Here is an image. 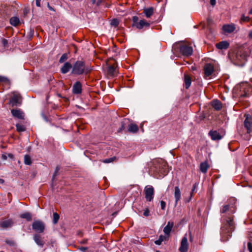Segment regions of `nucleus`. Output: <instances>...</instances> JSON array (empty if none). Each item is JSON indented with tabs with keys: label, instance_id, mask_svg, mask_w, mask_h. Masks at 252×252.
Returning <instances> with one entry per match:
<instances>
[{
	"label": "nucleus",
	"instance_id": "3c124183",
	"mask_svg": "<svg viewBox=\"0 0 252 252\" xmlns=\"http://www.w3.org/2000/svg\"><path fill=\"white\" fill-rule=\"evenodd\" d=\"M143 215L145 216H148L149 215V211L148 209H146V210L144 211V213H143Z\"/></svg>",
	"mask_w": 252,
	"mask_h": 252
},
{
	"label": "nucleus",
	"instance_id": "393cba45",
	"mask_svg": "<svg viewBox=\"0 0 252 252\" xmlns=\"http://www.w3.org/2000/svg\"><path fill=\"white\" fill-rule=\"evenodd\" d=\"M191 83V77L187 74L184 75V85L185 88L188 89L190 86Z\"/></svg>",
	"mask_w": 252,
	"mask_h": 252
},
{
	"label": "nucleus",
	"instance_id": "f257e3e1",
	"mask_svg": "<svg viewBox=\"0 0 252 252\" xmlns=\"http://www.w3.org/2000/svg\"><path fill=\"white\" fill-rule=\"evenodd\" d=\"M221 214H225L222 218L225 220V222L221 228V240L226 242L231 237V233L234 230L235 224L234 222V210L230 209L229 205H224L220 210Z\"/></svg>",
	"mask_w": 252,
	"mask_h": 252
},
{
	"label": "nucleus",
	"instance_id": "864d4df0",
	"mask_svg": "<svg viewBox=\"0 0 252 252\" xmlns=\"http://www.w3.org/2000/svg\"><path fill=\"white\" fill-rule=\"evenodd\" d=\"M216 0H210V4L212 6H214L216 4Z\"/></svg>",
	"mask_w": 252,
	"mask_h": 252
},
{
	"label": "nucleus",
	"instance_id": "c85d7f7f",
	"mask_svg": "<svg viewBox=\"0 0 252 252\" xmlns=\"http://www.w3.org/2000/svg\"><path fill=\"white\" fill-rule=\"evenodd\" d=\"M20 217L22 219H26L28 221H30L32 220V215L31 213L29 212L23 213L20 215Z\"/></svg>",
	"mask_w": 252,
	"mask_h": 252
},
{
	"label": "nucleus",
	"instance_id": "338daca9",
	"mask_svg": "<svg viewBox=\"0 0 252 252\" xmlns=\"http://www.w3.org/2000/svg\"><path fill=\"white\" fill-rule=\"evenodd\" d=\"M27 13H28V11L26 9H25V10H24L25 14H27Z\"/></svg>",
	"mask_w": 252,
	"mask_h": 252
},
{
	"label": "nucleus",
	"instance_id": "a18cd8bd",
	"mask_svg": "<svg viewBox=\"0 0 252 252\" xmlns=\"http://www.w3.org/2000/svg\"><path fill=\"white\" fill-rule=\"evenodd\" d=\"M197 187V185L196 184H193V187H192V189H191V193H190V196L191 197L192 196V194L193 193V192L194 191V190H195L196 188Z\"/></svg>",
	"mask_w": 252,
	"mask_h": 252
},
{
	"label": "nucleus",
	"instance_id": "f704fd0d",
	"mask_svg": "<svg viewBox=\"0 0 252 252\" xmlns=\"http://www.w3.org/2000/svg\"><path fill=\"white\" fill-rule=\"evenodd\" d=\"M68 59V55L66 53H64L62 55L61 57L60 58L59 60V63H63L65 61H66Z\"/></svg>",
	"mask_w": 252,
	"mask_h": 252
},
{
	"label": "nucleus",
	"instance_id": "69168bd1",
	"mask_svg": "<svg viewBox=\"0 0 252 252\" xmlns=\"http://www.w3.org/2000/svg\"><path fill=\"white\" fill-rule=\"evenodd\" d=\"M91 1L93 4H94L96 2V0H91Z\"/></svg>",
	"mask_w": 252,
	"mask_h": 252
},
{
	"label": "nucleus",
	"instance_id": "e2e57ef3",
	"mask_svg": "<svg viewBox=\"0 0 252 252\" xmlns=\"http://www.w3.org/2000/svg\"><path fill=\"white\" fill-rule=\"evenodd\" d=\"M249 14L250 15L252 14V8L251 9V10L249 12Z\"/></svg>",
	"mask_w": 252,
	"mask_h": 252
},
{
	"label": "nucleus",
	"instance_id": "f3484780",
	"mask_svg": "<svg viewBox=\"0 0 252 252\" xmlns=\"http://www.w3.org/2000/svg\"><path fill=\"white\" fill-rule=\"evenodd\" d=\"M11 112L12 115L15 118L19 119H24V113L19 109H12Z\"/></svg>",
	"mask_w": 252,
	"mask_h": 252
},
{
	"label": "nucleus",
	"instance_id": "473e14b6",
	"mask_svg": "<svg viewBox=\"0 0 252 252\" xmlns=\"http://www.w3.org/2000/svg\"><path fill=\"white\" fill-rule=\"evenodd\" d=\"M24 163L26 165H31L32 164L31 158L28 155H26L24 157Z\"/></svg>",
	"mask_w": 252,
	"mask_h": 252
},
{
	"label": "nucleus",
	"instance_id": "20e7f679",
	"mask_svg": "<svg viewBox=\"0 0 252 252\" xmlns=\"http://www.w3.org/2000/svg\"><path fill=\"white\" fill-rule=\"evenodd\" d=\"M153 166L151 167V170L156 174H158L159 177L164 176L168 173V170L166 162L155 160L153 161Z\"/></svg>",
	"mask_w": 252,
	"mask_h": 252
},
{
	"label": "nucleus",
	"instance_id": "b1692460",
	"mask_svg": "<svg viewBox=\"0 0 252 252\" xmlns=\"http://www.w3.org/2000/svg\"><path fill=\"white\" fill-rule=\"evenodd\" d=\"M138 126L135 124H129L127 126V131L131 133H136L138 130Z\"/></svg>",
	"mask_w": 252,
	"mask_h": 252
},
{
	"label": "nucleus",
	"instance_id": "ddd939ff",
	"mask_svg": "<svg viewBox=\"0 0 252 252\" xmlns=\"http://www.w3.org/2000/svg\"><path fill=\"white\" fill-rule=\"evenodd\" d=\"M14 222L11 219L3 220L0 221V227L3 229H6L12 226Z\"/></svg>",
	"mask_w": 252,
	"mask_h": 252
},
{
	"label": "nucleus",
	"instance_id": "6e6d98bb",
	"mask_svg": "<svg viewBox=\"0 0 252 252\" xmlns=\"http://www.w3.org/2000/svg\"><path fill=\"white\" fill-rule=\"evenodd\" d=\"M248 95H249V94L248 93L246 92V93H245L244 94H241V96H242V97H245L246 96V97Z\"/></svg>",
	"mask_w": 252,
	"mask_h": 252
},
{
	"label": "nucleus",
	"instance_id": "aec40b11",
	"mask_svg": "<svg viewBox=\"0 0 252 252\" xmlns=\"http://www.w3.org/2000/svg\"><path fill=\"white\" fill-rule=\"evenodd\" d=\"M174 225L173 222L168 221L166 226L163 228V232L166 236L168 237Z\"/></svg>",
	"mask_w": 252,
	"mask_h": 252
},
{
	"label": "nucleus",
	"instance_id": "49530a36",
	"mask_svg": "<svg viewBox=\"0 0 252 252\" xmlns=\"http://www.w3.org/2000/svg\"><path fill=\"white\" fill-rule=\"evenodd\" d=\"M248 248L250 252H252V244L251 242L248 243Z\"/></svg>",
	"mask_w": 252,
	"mask_h": 252
},
{
	"label": "nucleus",
	"instance_id": "2eb2a0df",
	"mask_svg": "<svg viewBox=\"0 0 252 252\" xmlns=\"http://www.w3.org/2000/svg\"><path fill=\"white\" fill-rule=\"evenodd\" d=\"M72 92L74 94H80L82 93V85L77 81L74 83L72 87Z\"/></svg>",
	"mask_w": 252,
	"mask_h": 252
},
{
	"label": "nucleus",
	"instance_id": "0eeeda50",
	"mask_svg": "<svg viewBox=\"0 0 252 252\" xmlns=\"http://www.w3.org/2000/svg\"><path fill=\"white\" fill-rule=\"evenodd\" d=\"M214 70V66L212 64L210 63H206L203 67L204 77L207 79H211Z\"/></svg>",
	"mask_w": 252,
	"mask_h": 252
},
{
	"label": "nucleus",
	"instance_id": "58836bf2",
	"mask_svg": "<svg viewBox=\"0 0 252 252\" xmlns=\"http://www.w3.org/2000/svg\"><path fill=\"white\" fill-rule=\"evenodd\" d=\"M77 249L82 252H91L88 247H78Z\"/></svg>",
	"mask_w": 252,
	"mask_h": 252
},
{
	"label": "nucleus",
	"instance_id": "c03bdc74",
	"mask_svg": "<svg viewBox=\"0 0 252 252\" xmlns=\"http://www.w3.org/2000/svg\"><path fill=\"white\" fill-rule=\"evenodd\" d=\"M160 206H161V209L162 210H164L165 208V206H166L165 202L164 201L161 200L160 201Z\"/></svg>",
	"mask_w": 252,
	"mask_h": 252
},
{
	"label": "nucleus",
	"instance_id": "4be33fe9",
	"mask_svg": "<svg viewBox=\"0 0 252 252\" xmlns=\"http://www.w3.org/2000/svg\"><path fill=\"white\" fill-rule=\"evenodd\" d=\"M107 72L108 74L111 76H114L117 74V69H116V66L115 65V64H112V65H109L107 69Z\"/></svg>",
	"mask_w": 252,
	"mask_h": 252
},
{
	"label": "nucleus",
	"instance_id": "9d476101",
	"mask_svg": "<svg viewBox=\"0 0 252 252\" xmlns=\"http://www.w3.org/2000/svg\"><path fill=\"white\" fill-rule=\"evenodd\" d=\"M21 97L20 94H14L13 96L10 99L9 103L12 106H17L21 104Z\"/></svg>",
	"mask_w": 252,
	"mask_h": 252
},
{
	"label": "nucleus",
	"instance_id": "e433bc0d",
	"mask_svg": "<svg viewBox=\"0 0 252 252\" xmlns=\"http://www.w3.org/2000/svg\"><path fill=\"white\" fill-rule=\"evenodd\" d=\"M128 122L127 120H125L124 121L121 122V126L119 128V129L118 130V132H121L123 130L125 129V125Z\"/></svg>",
	"mask_w": 252,
	"mask_h": 252
},
{
	"label": "nucleus",
	"instance_id": "a878e982",
	"mask_svg": "<svg viewBox=\"0 0 252 252\" xmlns=\"http://www.w3.org/2000/svg\"><path fill=\"white\" fill-rule=\"evenodd\" d=\"M209 167L207 161L201 162L200 165V170L203 173H206Z\"/></svg>",
	"mask_w": 252,
	"mask_h": 252
},
{
	"label": "nucleus",
	"instance_id": "7c9ffc66",
	"mask_svg": "<svg viewBox=\"0 0 252 252\" xmlns=\"http://www.w3.org/2000/svg\"><path fill=\"white\" fill-rule=\"evenodd\" d=\"M168 237H167L166 235L165 236L160 235L158 239V240H156L155 242V243L156 245H160L161 244L162 242H163L164 241H166Z\"/></svg>",
	"mask_w": 252,
	"mask_h": 252
},
{
	"label": "nucleus",
	"instance_id": "c756f323",
	"mask_svg": "<svg viewBox=\"0 0 252 252\" xmlns=\"http://www.w3.org/2000/svg\"><path fill=\"white\" fill-rule=\"evenodd\" d=\"M10 24L13 26H17L20 23L19 19L17 17H12L10 19Z\"/></svg>",
	"mask_w": 252,
	"mask_h": 252
},
{
	"label": "nucleus",
	"instance_id": "5fc2aeb1",
	"mask_svg": "<svg viewBox=\"0 0 252 252\" xmlns=\"http://www.w3.org/2000/svg\"><path fill=\"white\" fill-rule=\"evenodd\" d=\"M103 0H97L96 1V5L99 6L102 2Z\"/></svg>",
	"mask_w": 252,
	"mask_h": 252
},
{
	"label": "nucleus",
	"instance_id": "774afa93",
	"mask_svg": "<svg viewBox=\"0 0 252 252\" xmlns=\"http://www.w3.org/2000/svg\"><path fill=\"white\" fill-rule=\"evenodd\" d=\"M211 22V20L208 19V22L209 23Z\"/></svg>",
	"mask_w": 252,
	"mask_h": 252
},
{
	"label": "nucleus",
	"instance_id": "09e8293b",
	"mask_svg": "<svg viewBox=\"0 0 252 252\" xmlns=\"http://www.w3.org/2000/svg\"><path fill=\"white\" fill-rule=\"evenodd\" d=\"M59 167L58 166H57L56 168V170L54 173V174H53V177H55L58 174V172H59Z\"/></svg>",
	"mask_w": 252,
	"mask_h": 252
},
{
	"label": "nucleus",
	"instance_id": "680f3d73",
	"mask_svg": "<svg viewBox=\"0 0 252 252\" xmlns=\"http://www.w3.org/2000/svg\"><path fill=\"white\" fill-rule=\"evenodd\" d=\"M8 157H9V158H13V155H12V154H8Z\"/></svg>",
	"mask_w": 252,
	"mask_h": 252
},
{
	"label": "nucleus",
	"instance_id": "a211bd4d",
	"mask_svg": "<svg viewBox=\"0 0 252 252\" xmlns=\"http://www.w3.org/2000/svg\"><path fill=\"white\" fill-rule=\"evenodd\" d=\"M209 135L213 140H220L222 138L221 136L216 130H210Z\"/></svg>",
	"mask_w": 252,
	"mask_h": 252
},
{
	"label": "nucleus",
	"instance_id": "8fccbe9b",
	"mask_svg": "<svg viewBox=\"0 0 252 252\" xmlns=\"http://www.w3.org/2000/svg\"><path fill=\"white\" fill-rule=\"evenodd\" d=\"M87 242H88V239H85L82 241H79V243L81 244H86L87 243Z\"/></svg>",
	"mask_w": 252,
	"mask_h": 252
},
{
	"label": "nucleus",
	"instance_id": "603ef678",
	"mask_svg": "<svg viewBox=\"0 0 252 252\" xmlns=\"http://www.w3.org/2000/svg\"><path fill=\"white\" fill-rule=\"evenodd\" d=\"M41 0H35L36 5L37 7L40 6V1Z\"/></svg>",
	"mask_w": 252,
	"mask_h": 252
},
{
	"label": "nucleus",
	"instance_id": "052dcab7",
	"mask_svg": "<svg viewBox=\"0 0 252 252\" xmlns=\"http://www.w3.org/2000/svg\"><path fill=\"white\" fill-rule=\"evenodd\" d=\"M4 183V180L0 178V184H2Z\"/></svg>",
	"mask_w": 252,
	"mask_h": 252
},
{
	"label": "nucleus",
	"instance_id": "ea45409f",
	"mask_svg": "<svg viewBox=\"0 0 252 252\" xmlns=\"http://www.w3.org/2000/svg\"><path fill=\"white\" fill-rule=\"evenodd\" d=\"M250 18L248 16H245L244 14L242 15L241 19H240V23L242 22H247L250 21Z\"/></svg>",
	"mask_w": 252,
	"mask_h": 252
},
{
	"label": "nucleus",
	"instance_id": "39448f33",
	"mask_svg": "<svg viewBox=\"0 0 252 252\" xmlns=\"http://www.w3.org/2000/svg\"><path fill=\"white\" fill-rule=\"evenodd\" d=\"M244 117L245 119L244 122V125L247 130V133L246 139L248 140L252 133V116L249 114H245Z\"/></svg>",
	"mask_w": 252,
	"mask_h": 252
},
{
	"label": "nucleus",
	"instance_id": "4d7b16f0",
	"mask_svg": "<svg viewBox=\"0 0 252 252\" xmlns=\"http://www.w3.org/2000/svg\"><path fill=\"white\" fill-rule=\"evenodd\" d=\"M48 7L49 9L50 10H52V11H54V10H54V9L53 7H52L51 6H50L49 5V3L48 4Z\"/></svg>",
	"mask_w": 252,
	"mask_h": 252
},
{
	"label": "nucleus",
	"instance_id": "6ab92c4d",
	"mask_svg": "<svg viewBox=\"0 0 252 252\" xmlns=\"http://www.w3.org/2000/svg\"><path fill=\"white\" fill-rule=\"evenodd\" d=\"M72 69V64L69 62L65 63L61 68V71L63 74L67 73L70 69Z\"/></svg>",
	"mask_w": 252,
	"mask_h": 252
},
{
	"label": "nucleus",
	"instance_id": "bb28decb",
	"mask_svg": "<svg viewBox=\"0 0 252 252\" xmlns=\"http://www.w3.org/2000/svg\"><path fill=\"white\" fill-rule=\"evenodd\" d=\"M154 9L153 7H148L144 8L143 13L147 18H150L154 13Z\"/></svg>",
	"mask_w": 252,
	"mask_h": 252
},
{
	"label": "nucleus",
	"instance_id": "9b49d317",
	"mask_svg": "<svg viewBox=\"0 0 252 252\" xmlns=\"http://www.w3.org/2000/svg\"><path fill=\"white\" fill-rule=\"evenodd\" d=\"M33 240L35 243L40 248H43L45 245V242L43 238L39 234H35L33 236Z\"/></svg>",
	"mask_w": 252,
	"mask_h": 252
},
{
	"label": "nucleus",
	"instance_id": "f8f14e48",
	"mask_svg": "<svg viewBox=\"0 0 252 252\" xmlns=\"http://www.w3.org/2000/svg\"><path fill=\"white\" fill-rule=\"evenodd\" d=\"M188 250V239L185 235L181 241V246L179 248V251L180 252H187Z\"/></svg>",
	"mask_w": 252,
	"mask_h": 252
},
{
	"label": "nucleus",
	"instance_id": "0e129e2a",
	"mask_svg": "<svg viewBox=\"0 0 252 252\" xmlns=\"http://www.w3.org/2000/svg\"><path fill=\"white\" fill-rule=\"evenodd\" d=\"M30 32H31V33L32 36V35H33V33H34V31H33V30H31Z\"/></svg>",
	"mask_w": 252,
	"mask_h": 252
},
{
	"label": "nucleus",
	"instance_id": "13d9d810",
	"mask_svg": "<svg viewBox=\"0 0 252 252\" xmlns=\"http://www.w3.org/2000/svg\"><path fill=\"white\" fill-rule=\"evenodd\" d=\"M2 158L4 160H6L7 159V157L6 155H2Z\"/></svg>",
	"mask_w": 252,
	"mask_h": 252
},
{
	"label": "nucleus",
	"instance_id": "2f4dec72",
	"mask_svg": "<svg viewBox=\"0 0 252 252\" xmlns=\"http://www.w3.org/2000/svg\"><path fill=\"white\" fill-rule=\"evenodd\" d=\"M0 83L8 86L10 84V81L7 77L0 75Z\"/></svg>",
	"mask_w": 252,
	"mask_h": 252
},
{
	"label": "nucleus",
	"instance_id": "412c9836",
	"mask_svg": "<svg viewBox=\"0 0 252 252\" xmlns=\"http://www.w3.org/2000/svg\"><path fill=\"white\" fill-rule=\"evenodd\" d=\"M212 106L217 111L220 110L222 107V103L218 99L212 101Z\"/></svg>",
	"mask_w": 252,
	"mask_h": 252
},
{
	"label": "nucleus",
	"instance_id": "5701e85b",
	"mask_svg": "<svg viewBox=\"0 0 252 252\" xmlns=\"http://www.w3.org/2000/svg\"><path fill=\"white\" fill-rule=\"evenodd\" d=\"M229 46V43L227 41H222L216 44V47L220 50L227 49Z\"/></svg>",
	"mask_w": 252,
	"mask_h": 252
},
{
	"label": "nucleus",
	"instance_id": "6e6552de",
	"mask_svg": "<svg viewBox=\"0 0 252 252\" xmlns=\"http://www.w3.org/2000/svg\"><path fill=\"white\" fill-rule=\"evenodd\" d=\"M180 51L183 56L188 57L192 55L193 49L190 46L183 44L180 45Z\"/></svg>",
	"mask_w": 252,
	"mask_h": 252
},
{
	"label": "nucleus",
	"instance_id": "72a5a7b5",
	"mask_svg": "<svg viewBox=\"0 0 252 252\" xmlns=\"http://www.w3.org/2000/svg\"><path fill=\"white\" fill-rule=\"evenodd\" d=\"M53 222L54 224H56L59 220L60 216L57 213L55 212L53 214Z\"/></svg>",
	"mask_w": 252,
	"mask_h": 252
},
{
	"label": "nucleus",
	"instance_id": "37998d69",
	"mask_svg": "<svg viewBox=\"0 0 252 252\" xmlns=\"http://www.w3.org/2000/svg\"><path fill=\"white\" fill-rule=\"evenodd\" d=\"M2 44L3 45L4 47H7L8 46V41L5 39L3 38L2 39Z\"/></svg>",
	"mask_w": 252,
	"mask_h": 252
},
{
	"label": "nucleus",
	"instance_id": "7ed1b4c3",
	"mask_svg": "<svg viewBox=\"0 0 252 252\" xmlns=\"http://www.w3.org/2000/svg\"><path fill=\"white\" fill-rule=\"evenodd\" d=\"M92 69L88 66H86L85 63L83 61H77L72 65L71 73L74 75H82L83 74H89Z\"/></svg>",
	"mask_w": 252,
	"mask_h": 252
},
{
	"label": "nucleus",
	"instance_id": "dca6fc26",
	"mask_svg": "<svg viewBox=\"0 0 252 252\" xmlns=\"http://www.w3.org/2000/svg\"><path fill=\"white\" fill-rule=\"evenodd\" d=\"M174 197L175 199V206H176L181 198V192L178 186H176L174 189Z\"/></svg>",
	"mask_w": 252,
	"mask_h": 252
},
{
	"label": "nucleus",
	"instance_id": "de8ad7c7",
	"mask_svg": "<svg viewBox=\"0 0 252 252\" xmlns=\"http://www.w3.org/2000/svg\"><path fill=\"white\" fill-rule=\"evenodd\" d=\"M5 243H7V244H9L10 246H13L14 244L13 241L8 240H5Z\"/></svg>",
	"mask_w": 252,
	"mask_h": 252
},
{
	"label": "nucleus",
	"instance_id": "f03ea898",
	"mask_svg": "<svg viewBox=\"0 0 252 252\" xmlns=\"http://www.w3.org/2000/svg\"><path fill=\"white\" fill-rule=\"evenodd\" d=\"M247 54L243 48H239L229 55V58L234 64L243 66L247 60Z\"/></svg>",
	"mask_w": 252,
	"mask_h": 252
},
{
	"label": "nucleus",
	"instance_id": "cd10ccee",
	"mask_svg": "<svg viewBox=\"0 0 252 252\" xmlns=\"http://www.w3.org/2000/svg\"><path fill=\"white\" fill-rule=\"evenodd\" d=\"M223 30L227 33L232 32L235 29L234 25H225L222 27Z\"/></svg>",
	"mask_w": 252,
	"mask_h": 252
},
{
	"label": "nucleus",
	"instance_id": "4468645a",
	"mask_svg": "<svg viewBox=\"0 0 252 252\" xmlns=\"http://www.w3.org/2000/svg\"><path fill=\"white\" fill-rule=\"evenodd\" d=\"M150 24L144 19L140 20L139 21L138 23H137L135 27L141 30L143 28L148 29L150 27Z\"/></svg>",
	"mask_w": 252,
	"mask_h": 252
},
{
	"label": "nucleus",
	"instance_id": "1a4fd4ad",
	"mask_svg": "<svg viewBox=\"0 0 252 252\" xmlns=\"http://www.w3.org/2000/svg\"><path fill=\"white\" fill-rule=\"evenodd\" d=\"M144 192L146 200L148 201H151L154 198V188L151 186H147L145 188Z\"/></svg>",
	"mask_w": 252,
	"mask_h": 252
},
{
	"label": "nucleus",
	"instance_id": "c9c22d12",
	"mask_svg": "<svg viewBox=\"0 0 252 252\" xmlns=\"http://www.w3.org/2000/svg\"><path fill=\"white\" fill-rule=\"evenodd\" d=\"M16 127L17 130L18 132H23L26 130V128L24 126L21 125L19 124L16 125Z\"/></svg>",
	"mask_w": 252,
	"mask_h": 252
},
{
	"label": "nucleus",
	"instance_id": "bf43d9fd",
	"mask_svg": "<svg viewBox=\"0 0 252 252\" xmlns=\"http://www.w3.org/2000/svg\"><path fill=\"white\" fill-rule=\"evenodd\" d=\"M249 37L252 38V31H250L249 33Z\"/></svg>",
	"mask_w": 252,
	"mask_h": 252
},
{
	"label": "nucleus",
	"instance_id": "79ce46f5",
	"mask_svg": "<svg viewBox=\"0 0 252 252\" xmlns=\"http://www.w3.org/2000/svg\"><path fill=\"white\" fill-rule=\"evenodd\" d=\"M139 18L137 16H134L132 17V27H135L137 23H138Z\"/></svg>",
	"mask_w": 252,
	"mask_h": 252
},
{
	"label": "nucleus",
	"instance_id": "a19ab883",
	"mask_svg": "<svg viewBox=\"0 0 252 252\" xmlns=\"http://www.w3.org/2000/svg\"><path fill=\"white\" fill-rule=\"evenodd\" d=\"M111 25L114 27H117L119 25V21L117 19H114L111 22Z\"/></svg>",
	"mask_w": 252,
	"mask_h": 252
},
{
	"label": "nucleus",
	"instance_id": "4c0bfd02",
	"mask_svg": "<svg viewBox=\"0 0 252 252\" xmlns=\"http://www.w3.org/2000/svg\"><path fill=\"white\" fill-rule=\"evenodd\" d=\"M116 159L115 157H113L110 158H108L105 159H104L102 161V162L105 163H109L114 161Z\"/></svg>",
	"mask_w": 252,
	"mask_h": 252
},
{
	"label": "nucleus",
	"instance_id": "423d86ee",
	"mask_svg": "<svg viewBox=\"0 0 252 252\" xmlns=\"http://www.w3.org/2000/svg\"><path fill=\"white\" fill-rule=\"evenodd\" d=\"M32 228L36 232L42 233L45 229V223L40 220H37L33 221L32 224Z\"/></svg>",
	"mask_w": 252,
	"mask_h": 252
}]
</instances>
